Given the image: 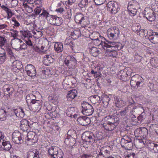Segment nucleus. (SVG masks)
I'll return each mask as SVG.
<instances>
[{"mask_svg":"<svg viewBox=\"0 0 158 158\" xmlns=\"http://www.w3.org/2000/svg\"><path fill=\"white\" fill-rule=\"evenodd\" d=\"M105 123L102 124V127L107 131L114 130L119 123V118L117 117L108 115L104 118Z\"/></svg>","mask_w":158,"mask_h":158,"instance_id":"f257e3e1","label":"nucleus"},{"mask_svg":"<svg viewBox=\"0 0 158 158\" xmlns=\"http://www.w3.org/2000/svg\"><path fill=\"white\" fill-rule=\"evenodd\" d=\"M108 44H106L105 43H102V45L104 46L106 45V47L104 49V51L107 53L106 55L110 57H116L117 56L118 54L116 51L113 50L112 48H115L118 50H120L122 48L123 46L121 44L111 42L107 43Z\"/></svg>","mask_w":158,"mask_h":158,"instance_id":"f03ea898","label":"nucleus"},{"mask_svg":"<svg viewBox=\"0 0 158 158\" xmlns=\"http://www.w3.org/2000/svg\"><path fill=\"white\" fill-rule=\"evenodd\" d=\"M139 3L135 0H131L128 3L127 7L128 13L131 16L135 15L137 12V9L139 8Z\"/></svg>","mask_w":158,"mask_h":158,"instance_id":"7ed1b4c3","label":"nucleus"},{"mask_svg":"<svg viewBox=\"0 0 158 158\" xmlns=\"http://www.w3.org/2000/svg\"><path fill=\"white\" fill-rule=\"evenodd\" d=\"M82 108L81 112L84 115L89 116L92 115L94 111L93 106L88 102H83L81 103Z\"/></svg>","mask_w":158,"mask_h":158,"instance_id":"20e7f679","label":"nucleus"},{"mask_svg":"<svg viewBox=\"0 0 158 158\" xmlns=\"http://www.w3.org/2000/svg\"><path fill=\"white\" fill-rule=\"evenodd\" d=\"M74 20L78 24H82L83 25L86 26L89 24V22L87 17L81 13L76 14L74 17Z\"/></svg>","mask_w":158,"mask_h":158,"instance_id":"39448f33","label":"nucleus"},{"mask_svg":"<svg viewBox=\"0 0 158 158\" xmlns=\"http://www.w3.org/2000/svg\"><path fill=\"white\" fill-rule=\"evenodd\" d=\"M143 82V80L142 77L138 74H136L131 77L130 84L132 87L138 88Z\"/></svg>","mask_w":158,"mask_h":158,"instance_id":"423d86ee","label":"nucleus"},{"mask_svg":"<svg viewBox=\"0 0 158 158\" xmlns=\"http://www.w3.org/2000/svg\"><path fill=\"white\" fill-rule=\"evenodd\" d=\"M119 31L118 29L115 27H111L107 31V35L110 40L115 39L118 36Z\"/></svg>","mask_w":158,"mask_h":158,"instance_id":"0eeeda50","label":"nucleus"},{"mask_svg":"<svg viewBox=\"0 0 158 158\" xmlns=\"http://www.w3.org/2000/svg\"><path fill=\"white\" fill-rule=\"evenodd\" d=\"M27 137L26 143L27 145H32L37 141V135L33 131L28 132Z\"/></svg>","mask_w":158,"mask_h":158,"instance_id":"6e6552de","label":"nucleus"},{"mask_svg":"<svg viewBox=\"0 0 158 158\" xmlns=\"http://www.w3.org/2000/svg\"><path fill=\"white\" fill-rule=\"evenodd\" d=\"M62 19L57 17L56 15H52L48 19V22L52 25L56 26H59L62 23Z\"/></svg>","mask_w":158,"mask_h":158,"instance_id":"1a4fd4ad","label":"nucleus"},{"mask_svg":"<svg viewBox=\"0 0 158 158\" xmlns=\"http://www.w3.org/2000/svg\"><path fill=\"white\" fill-rule=\"evenodd\" d=\"M108 10L113 14L116 13L119 10L118 6L116 2L111 1L109 2L107 5Z\"/></svg>","mask_w":158,"mask_h":158,"instance_id":"9d476101","label":"nucleus"},{"mask_svg":"<svg viewBox=\"0 0 158 158\" xmlns=\"http://www.w3.org/2000/svg\"><path fill=\"white\" fill-rule=\"evenodd\" d=\"M144 17L150 21L152 22L155 19L156 14L152 10L149 8H145L143 12Z\"/></svg>","mask_w":158,"mask_h":158,"instance_id":"9b49d317","label":"nucleus"},{"mask_svg":"<svg viewBox=\"0 0 158 158\" xmlns=\"http://www.w3.org/2000/svg\"><path fill=\"white\" fill-rule=\"evenodd\" d=\"M64 62L65 64L69 68L74 67L77 64L76 59L73 56H67Z\"/></svg>","mask_w":158,"mask_h":158,"instance_id":"f8f14e48","label":"nucleus"},{"mask_svg":"<svg viewBox=\"0 0 158 158\" xmlns=\"http://www.w3.org/2000/svg\"><path fill=\"white\" fill-rule=\"evenodd\" d=\"M25 70L28 76L31 77L35 76L36 73V70L35 67L32 64H27L25 67Z\"/></svg>","mask_w":158,"mask_h":158,"instance_id":"ddd939ff","label":"nucleus"},{"mask_svg":"<svg viewBox=\"0 0 158 158\" xmlns=\"http://www.w3.org/2000/svg\"><path fill=\"white\" fill-rule=\"evenodd\" d=\"M12 140L16 143L21 144L23 142L21 134L19 132H14L12 134Z\"/></svg>","mask_w":158,"mask_h":158,"instance_id":"4468645a","label":"nucleus"},{"mask_svg":"<svg viewBox=\"0 0 158 158\" xmlns=\"http://www.w3.org/2000/svg\"><path fill=\"white\" fill-rule=\"evenodd\" d=\"M85 136V140L86 141L90 143H94L96 139L95 136L94 134L91 132H88L84 134L82 137H84Z\"/></svg>","mask_w":158,"mask_h":158,"instance_id":"2eb2a0df","label":"nucleus"},{"mask_svg":"<svg viewBox=\"0 0 158 158\" xmlns=\"http://www.w3.org/2000/svg\"><path fill=\"white\" fill-rule=\"evenodd\" d=\"M148 133V130L145 127H139L134 131L135 135L137 137H146Z\"/></svg>","mask_w":158,"mask_h":158,"instance_id":"dca6fc26","label":"nucleus"},{"mask_svg":"<svg viewBox=\"0 0 158 158\" xmlns=\"http://www.w3.org/2000/svg\"><path fill=\"white\" fill-rule=\"evenodd\" d=\"M11 112L14 113L15 116L18 118H23L24 116V111L21 107L16 109L13 108L11 110Z\"/></svg>","mask_w":158,"mask_h":158,"instance_id":"f3484780","label":"nucleus"},{"mask_svg":"<svg viewBox=\"0 0 158 158\" xmlns=\"http://www.w3.org/2000/svg\"><path fill=\"white\" fill-rule=\"evenodd\" d=\"M77 120L79 124L83 126H86L91 122L90 119L89 118L85 116L78 117Z\"/></svg>","mask_w":158,"mask_h":158,"instance_id":"a211bd4d","label":"nucleus"},{"mask_svg":"<svg viewBox=\"0 0 158 158\" xmlns=\"http://www.w3.org/2000/svg\"><path fill=\"white\" fill-rule=\"evenodd\" d=\"M114 96L115 106L117 107H121L126 105V102L122 98L118 96Z\"/></svg>","mask_w":158,"mask_h":158,"instance_id":"6ab92c4d","label":"nucleus"},{"mask_svg":"<svg viewBox=\"0 0 158 158\" xmlns=\"http://www.w3.org/2000/svg\"><path fill=\"white\" fill-rule=\"evenodd\" d=\"M76 113V108L72 107L68 108L66 111V114L67 115L72 118H76L77 116Z\"/></svg>","mask_w":158,"mask_h":158,"instance_id":"aec40b11","label":"nucleus"},{"mask_svg":"<svg viewBox=\"0 0 158 158\" xmlns=\"http://www.w3.org/2000/svg\"><path fill=\"white\" fill-rule=\"evenodd\" d=\"M2 90L4 93L6 92H8V94L9 96L12 95L15 90L13 85L9 84L5 85L3 87Z\"/></svg>","mask_w":158,"mask_h":158,"instance_id":"412c9836","label":"nucleus"},{"mask_svg":"<svg viewBox=\"0 0 158 158\" xmlns=\"http://www.w3.org/2000/svg\"><path fill=\"white\" fill-rule=\"evenodd\" d=\"M22 40L18 38L15 39L12 41L11 45L13 48L16 50L19 51L20 50L21 43Z\"/></svg>","mask_w":158,"mask_h":158,"instance_id":"4be33fe9","label":"nucleus"},{"mask_svg":"<svg viewBox=\"0 0 158 158\" xmlns=\"http://www.w3.org/2000/svg\"><path fill=\"white\" fill-rule=\"evenodd\" d=\"M29 126V122L26 119H23L20 121V128L23 131H27Z\"/></svg>","mask_w":158,"mask_h":158,"instance_id":"5701e85b","label":"nucleus"},{"mask_svg":"<svg viewBox=\"0 0 158 158\" xmlns=\"http://www.w3.org/2000/svg\"><path fill=\"white\" fill-rule=\"evenodd\" d=\"M109 148V146L102 147L98 154V158L100 156H102L103 157H105L106 156H108V154H109L110 152L108 150Z\"/></svg>","mask_w":158,"mask_h":158,"instance_id":"b1692460","label":"nucleus"},{"mask_svg":"<svg viewBox=\"0 0 158 158\" xmlns=\"http://www.w3.org/2000/svg\"><path fill=\"white\" fill-rule=\"evenodd\" d=\"M121 144L123 147H125L127 148H130L132 145L131 139L130 138H128L127 139L123 138L121 140Z\"/></svg>","mask_w":158,"mask_h":158,"instance_id":"393cba45","label":"nucleus"},{"mask_svg":"<svg viewBox=\"0 0 158 158\" xmlns=\"http://www.w3.org/2000/svg\"><path fill=\"white\" fill-rule=\"evenodd\" d=\"M64 143L66 145L71 147L75 144L76 142L75 139L73 137L67 135L66 137H65Z\"/></svg>","mask_w":158,"mask_h":158,"instance_id":"a878e982","label":"nucleus"},{"mask_svg":"<svg viewBox=\"0 0 158 158\" xmlns=\"http://www.w3.org/2000/svg\"><path fill=\"white\" fill-rule=\"evenodd\" d=\"M150 151L152 153H158V144L153 143H149L148 145Z\"/></svg>","mask_w":158,"mask_h":158,"instance_id":"bb28decb","label":"nucleus"},{"mask_svg":"<svg viewBox=\"0 0 158 158\" xmlns=\"http://www.w3.org/2000/svg\"><path fill=\"white\" fill-rule=\"evenodd\" d=\"M148 38L150 41L154 44L158 43V33L152 32V34L149 35Z\"/></svg>","mask_w":158,"mask_h":158,"instance_id":"cd10ccee","label":"nucleus"},{"mask_svg":"<svg viewBox=\"0 0 158 158\" xmlns=\"http://www.w3.org/2000/svg\"><path fill=\"white\" fill-rule=\"evenodd\" d=\"M50 15L49 13L47 10H43L42 11L41 13L40 14L39 16V19L44 20L47 19L48 21V19L50 18L51 16Z\"/></svg>","mask_w":158,"mask_h":158,"instance_id":"c85d7f7f","label":"nucleus"},{"mask_svg":"<svg viewBox=\"0 0 158 158\" xmlns=\"http://www.w3.org/2000/svg\"><path fill=\"white\" fill-rule=\"evenodd\" d=\"M77 91L76 89H72L68 92L66 98L69 100L73 99L77 96Z\"/></svg>","mask_w":158,"mask_h":158,"instance_id":"c756f323","label":"nucleus"},{"mask_svg":"<svg viewBox=\"0 0 158 158\" xmlns=\"http://www.w3.org/2000/svg\"><path fill=\"white\" fill-rule=\"evenodd\" d=\"M93 40L94 42V43L95 45H98L99 46H101L103 48V49H104L106 47V45L103 46L102 45V43H105L106 44H107V43H109L110 41L107 40H106V39L104 38V40H105V41H100L98 38H97L95 39H94Z\"/></svg>","mask_w":158,"mask_h":158,"instance_id":"7c9ffc66","label":"nucleus"},{"mask_svg":"<svg viewBox=\"0 0 158 158\" xmlns=\"http://www.w3.org/2000/svg\"><path fill=\"white\" fill-rule=\"evenodd\" d=\"M54 49L58 53L62 52L63 49V46L61 42H56L54 45Z\"/></svg>","mask_w":158,"mask_h":158,"instance_id":"2f4dec72","label":"nucleus"},{"mask_svg":"<svg viewBox=\"0 0 158 158\" xmlns=\"http://www.w3.org/2000/svg\"><path fill=\"white\" fill-rule=\"evenodd\" d=\"M2 148L4 150L6 151H9L12 147L9 141H4L2 142Z\"/></svg>","mask_w":158,"mask_h":158,"instance_id":"473e14b6","label":"nucleus"},{"mask_svg":"<svg viewBox=\"0 0 158 158\" xmlns=\"http://www.w3.org/2000/svg\"><path fill=\"white\" fill-rule=\"evenodd\" d=\"M53 59L51 56L46 55L44 57L43 62L45 65L48 66L53 62Z\"/></svg>","mask_w":158,"mask_h":158,"instance_id":"72a5a7b5","label":"nucleus"},{"mask_svg":"<svg viewBox=\"0 0 158 158\" xmlns=\"http://www.w3.org/2000/svg\"><path fill=\"white\" fill-rule=\"evenodd\" d=\"M39 153L36 150L30 152L28 155L27 158H40Z\"/></svg>","mask_w":158,"mask_h":158,"instance_id":"f704fd0d","label":"nucleus"},{"mask_svg":"<svg viewBox=\"0 0 158 158\" xmlns=\"http://www.w3.org/2000/svg\"><path fill=\"white\" fill-rule=\"evenodd\" d=\"M12 66L14 68H17V69H19L23 66L21 62L17 59L14 60Z\"/></svg>","mask_w":158,"mask_h":158,"instance_id":"c9c22d12","label":"nucleus"},{"mask_svg":"<svg viewBox=\"0 0 158 158\" xmlns=\"http://www.w3.org/2000/svg\"><path fill=\"white\" fill-rule=\"evenodd\" d=\"M89 52L90 54L94 56H97L100 53V51L97 48L94 47H93L90 48Z\"/></svg>","mask_w":158,"mask_h":158,"instance_id":"e433bc0d","label":"nucleus"},{"mask_svg":"<svg viewBox=\"0 0 158 158\" xmlns=\"http://www.w3.org/2000/svg\"><path fill=\"white\" fill-rule=\"evenodd\" d=\"M59 149L58 147L56 146L51 147L48 150V154L53 157Z\"/></svg>","mask_w":158,"mask_h":158,"instance_id":"4c0bfd02","label":"nucleus"},{"mask_svg":"<svg viewBox=\"0 0 158 158\" xmlns=\"http://www.w3.org/2000/svg\"><path fill=\"white\" fill-rule=\"evenodd\" d=\"M90 0H81L78 4L80 8H84L87 6L90 3Z\"/></svg>","mask_w":158,"mask_h":158,"instance_id":"58836bf2","label":"nucleus"},{"mask_svg":"<svg viewBox=\"0 0 158 158\" xmlns=\"http://www.w3.org/2000/svg\"><path fill=\"white\" fill-rule=\"evenodd\" d=\"M6 113V110L0 108V119L1 121H4L6 119L7 116Z\"/></svg>","mask_w":158,"mask_h":158,"instance_id":"ea45409f","label":"nucleus"},{"mask_svg":"<svg viewBox=\"0 0 158 158\" xmlns=\"http://www.w3.org/2000/svg\"><path fill=\"white\" fill-rule=\"evenodd\" d=\"M110 100V98L109 96L105 95L103 97L102 101L104 107H107L108 106Z\"/></svg>","mask_w":158,"mask_h":158,"instance_id":"a19ab883","label":"nucleus"},{"mask_svg":"<svg viewBox=\"0 0 158 158\" xmlns=\"http://www.w3.org/2000/svg\"><path fill=\"white\" fill-rule=\"evenodd\" d=\"M132 29L133 31L136 32L138 34H140L139 32L141 31V27L139 24H136V25L133 26L132 27Z\"/></svg>","mask_w":158,"mask_h":158,"instance_id":"79ce46f5","label":"nucleus"},{"mask_svg":"<svg viewBox=\"0 0 158 158\" xmlns=\"http://www.w3.org/2000/svg\"><path fill=\"white\" fill-rule=\"evenodd\" d=\"M71 35L73 36L74 39H76L81 36V33L80 31H75L71 33Z\"/></svg>","mask_w":158,"mask_h":158,"instance_id":"37998d69","label":"nucleus"},{"mask_svg":"<svg viewBox=\"0 0 158 158\" xmlns=\"http://www.w3.org/2000/svg\"><path fill=\"white\" fill-rule=\"evenodd\" d=\"M73 42L72 41L71 39L70 38H67L64 42V44L69 45L72 49H73Z\"/></svg>","mask_w":158,"mask_h":158,"instance_id":"c03bdc74","label":"nucleus"},{"mask_svg":"<svg viewBox=\"0 0 158 158\" xmlns=\"http://www.w3.org/2000/svg\"><path fill=\"white\" fill-rule=\"evenodd\" d=\"M64 154L62 151L59 149L53 156L54 158H63Z\"/></svg>","mask_w":158,"mask_h":158,"instance_id":"a18cd8bd","label":"nucleus"},{"mask_svg":"<svg viewBox=\"0 0 158 158\" xmlns=\"http://www.w3.org/2000/svg\"><path fill=\"white\" fill-rule=\"evenodd\" d=\"M19 33L24 37H28L30 36V31L28 30H21Z\"/></svg>","mask_w":158,"mask_h":158,"instance_id":"49530a36","label":"nucleus"},{"mask_svg":"<svg viewBox=\"0 0 158 158\" xmlns=\"http://www.w3.org/2000/svg\"><path fill=\"white\" fill-rule=\"evenodd\" d=\"M67 12L65 13L64 16L66 19H70L72 15L71 10L69 8L67 9Z\"/></svg>","mask_w":158,"mask_h":158,"instance_id":"de8ad7c7","label":"nucleus"},{"mask_svg":"<svg viewBox=\"0 0 158 158\" xmlns=\"http://www.w3.org/2000/svg\"><path fill=\"white\" fill-rule=\"evenodd\" d=\"M35 98V96L32 94H30L27 95L26 98L27 102L28 104L29 102H31L32 99Z\"/></svg>","mask_w":158,"mask_h":158,"instance_id":"09e8293b","label":"nucleus"},{"mask_svg":"<svg viewBox=\"0 0 158 158\" xmlns=\"http://www.w3.org/2000/svg\"><path fill=\"white\" fill-rule=\"evenodd\" d=\"M129 106L127 107H126L123 110L121 111L119 113V114L121 115L122 116H125L127 112L128 111V110L129 109Z\"/></svg>","mask_w":158,"mask_h":158,"instance_id":"8fccbe9b","label":"nucleus"},{"mask_svg":"<svg viewBox=\"0 0 158 158\" xmlns=\"http://www.w3.org/2000/svg\"><path fill=\"white\" fill-rule=\"evenodd\" d=\"M42 11V9L41 7H37L34 9V13L36 15H39L40 13Z\"/></svg>","mask_w":158,"mask_h":158,"instance_id":"3c124183","label":"nucleus"},{"mask_svg":"<svg viewBox=\"0 0 158 158\" xmlns=\"http://www.w3.org/2000/svg\"><path fill=\"white\" fill-rule=\"evenodd\" d=\"M6 41V39L4 37L0 36V46L2 47L4 46Z\"/></svg>","mask_w":158,"mask_h":158,"instance_id":"603ef678","label":"nucleus"},{"mask_svg":"<svg viewBox=\"0 0 158 158\" xmlns=\"http://www.w3.org/2000/svg\"><path fill=\"white\" fill-rule=\"evenodd\" d=\"M96 5H99L103 4L106 0H94Z\"/></svg>","mask_w":158,"mask_h":158,"instance_id":"864d4df0","label":"nucleus"},{"mask_svg":"<svg viewBox=\"0 0 158 158\" xmlns=\"http://www.w3.org/2000/svg\"><path fill=\"white\" fill-rule=\"evenodd\" d=\"M6 56H0V64H3L6 61Z\"/></svg>","mask_w":158,"mask_h":158,"instance_id":"5fc2aeb1","label":"nucleus"},{"mask_svg":"<svg viewBox=\"0 0 158 158\" xmlns=\"http://www.w3.org/2000/svg\"><path fill=\"white\" fill-rule=\"evenodd\" d=\"M128 102H129L130 103V104L128 106H129V108H130V106L131 105H132L135 103V102L133 100L132 98L131 97H129L128 98Z\"/></svg>","mask_w":158,"mask_h":158,"instance_id":"6e6d98bb","label":"nucleus"},{"mask_svg":"<svg viewBox=\"0 0 158 158\" xmlns=\"http://www.w3.org/2000/svg\"><path fill=\"white\" fill-rule=\"evenodd\" d=\"M18 1L17 0H12L11 4L12 7L16 6L18 5Z\"/></svg>","mask_w":158,"mask_h":158,"instance_id":"4d7b16f0","label":"nucleus"},{"mask_svg":"<svg viewBox=\"0 0 158 158\" xmlns=\"http://www.w3.org/2000/svg\"><path fill=\"white\" fill-rule=\"evenodd\" d=\"M92 157V155L90 154H83L81 156V158H91Z\"/></svg>","mask_w":158,"mask_h":158,"instance_id":"13d9d810","label":"nucleus"},{"mask_svg":"<svg viewBox=\"0 0 158 158\" xmlns=\"http://www.w3.org/2000/svg\"><path fill=\"white\" fill-rule=\"evenodd\" d=\"M40 101L39 100H38L37 101V102L35 103V104H34V106L35 107V108L37 109H40L41 108V106L40 105Z\"/></svg>","mask_w":158,"mask_h":158,"instance_id":"bf43d9fd","label":"nucleus"},{"mask_svg":"<svg viewBox=\"0 0 158 158\" xmlns=\"http://www.w3.org/2000/svg\"><path fill=\"white\" fill-rule=\"evenodd\" d=\"M145 114L144 113H142L138 117V119L139 120H142L145 118Z\"/></svg>","mask_w":158,"mask_h":158,"instance_id":"052dcab7","label":"nucleus"},{"mask_svg":"<svg viewBox=\"0 0 158 158\" xmlns=\"http://www.w3.org/2000/svg\"><path fill=\"white\" fill-rule=\"evenodd\" d=\"M12 21L14 22V26L16 27H19L20 25L19 23L16 20L15 18H13L12 19Z\"/></svg>","mask_w":158,"mask_h":158,"instance_id":"680f3d73","label":"nucleus"},{"mask_svg":"<svg viewBox=\"0 0 158 158\" xmlns=\"http://www.w3.org/2000/svg\"><path fill=\"white\" fill-rule=\"evenodd\" d=\"M6 12L8 15L7 18L8 19L10 18L13 15V13L11 9H8V10Z\"/></svg>","mask_w":158,"mask_h":158,"instance_id":"e2e57ef3","label":"nucleus"},{"mask_svg":"<svg viewBox=\"0 0 158 158\" xmlns=\"http://www.w3.org/2000/svg\"><path fill=\"white\" fill-rule=\"evenodd\" d=\"M27 44L23 42V41L22 40L21 42V47H20V50H22L23 49H25L27 48Z\"/></svg>","mask_w":158,"mask_h":158,"instance_id":"0e129e2a","label":"nucleus"},{"mask_svg":"<svg viewBox=\"0 0 158 158\" xmlns=\"http://www.w3.org/2000/svg\"><path fill=\"white\" fill-rule=\"evenodd\" d=\"M135 60H136L137 62H140L142 59V57L141 56L137 55H135Z\"/></svg>","mask_w":158,"mask_h":158,"instance_id":"69168bd1","label":"nucleus"},{"mask_svg":"<svg viewBox=\"0 0 158 158\" xmlns=\"http://www.w3.org/2000/svg\"><path fill=\"white\" fill-rule=\"evenodd\" d=\"M1 50H0V56H6V53L4 50L2 48H0Z\"/></svg>","mask_w":158,"mask_h":158,"instance_id":"338daca9","label":"nucleus"},{"mask_svg":"<svg viewBox=\"0 0 158 158\" xmlns=\"http://www.w3.org/2000/svg\"><path fill=\"white\" fill-rule=\"evenodd\" d=\"M126 158H136V157L135 154L134 153H132L131 154L127 155Z\"/></svg>","mask_w":158,"mask_h":158,"instance_id":"774afa93","label":"nucleus"}]
</instances>
